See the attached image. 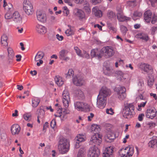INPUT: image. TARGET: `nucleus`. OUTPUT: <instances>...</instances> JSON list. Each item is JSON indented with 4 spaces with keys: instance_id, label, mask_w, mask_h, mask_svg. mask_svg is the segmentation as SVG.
<instances>
[{
    "instance_id": "3c124183",
    "label": "nucleus",
    "mask_w": 157,
    "mask_h": 157,
    "mask_svg": "<svg viewBox=\"0 0 157 157\" xmlns=\"http://www.w3.org/2000/svg\"><path fill=\"white\" fill-rule=\"evenodd\" d=\"M56 122L55 119H53L50 123V126L51 128H54L55 126H56Z\"/></svg>"
},
{
    "instance_id": "bf43d9fd",
    "label": "nucleus",
    "mask_w": 157,
    "mask_h": 157,
    "mask_svg": "<svg viewBox=\"0 0 157 157\" xmlns=\"http://www.w3.org/2000/svg\"><path fill=\"white\" fill-rule=\"evenodd\" d=\"M56 37L59 41H62L63 39V37L62 36L59 35V34H56Z\"/></svg>"
},
{
    "instance_id": "cd10ccee",
    "label": "nucleus",
    "mask_w": 157,
    "mask_h": 157,
    "mask_svg": "<svg viewBox=\"0 0 157 157\" xmlns=\"http://www.w3.org/2000/svg\"><path fill=\"white\" fill-rule=\"evenodd\" d=\"M68 27H69L68 29H67L65 32L67 36H69L74 35L75 32L74 27L69 25H68Z\"/></svg>"
},
{
    "instance_id": "49530a36",
    "label": "nucleus",
    "mask_w": 157,
    "mask_h": 157,
    "mask_svg": "<svg viewBox=\"0 0 157 157\" xmlns=\"http://www.w3.org/2000/svg\"><path fill=\"white\" fill-rule=\"evenodd\" d=\"M74 74V71L72 69H69L67 74L66 77L69 78L72 76H73Z\"/></svg>"
},
{
    "instance_id": "72a5a7b5",
    "label": "nucleus",
    "mask_w": 157,
    "mask_h": 157,
    "mask_svg": "<svg viewBox=\"0 0 157 157\" xmlns=\"http://www.w3.org/2000/svg\"><path fill=\"white\" fill-rule=\"evenodd\" d=\"M116 77L119 80H123L125 79L124 77V74L121 71H117L116 72Z\"/></svg>"
},
{
    "instance_id": "9b49d317",
    "label": "nucleus",
    "mask_w": 157,
    "mask_h": 157,
    "mask_svg": "<svg viewBox=\"0 0 157 157\" xmlns=\"http://www.w3.org/2000/svg\"><path fill=\"white\" fill-rule=\"evenodd\" d=\"M37 20L42 23H46L47 21V17L46 13L44 12L40 11L37 12L36 14Z\"/></svg>"
},
{
    "instance_id": "b1692460",
    "label": "nucleus",
    "mask_w": 157,
    "mask_h": 157,
    "mask_svg": "<svg viewBox=\"0 0 157 157\" xmlns=\"http://www.w3.org/2000/svg\"><path fill=\"white\" fill-rule=\"evenodd\" d=\"M93 13L97 17H101L102 16V13L97 6L94 7L92 10Z\"/></svg>"
},
{
    "instance_id": "6e6d98bb",
    "label": "nucleus",
    "mask_w": 157,
    "mask_h": 157,
    "mask_svg": "<svg viewBox=\"0 0 157 157\" xmlns=\"http://www.w3.org/2000/svg\"><path fill=\"white\" fill-rule=\"evenodd\" d=\"M144 116V115L143 113H141L140 114L138 117V119L139 121H142Z\"/></svg>"
},
{
    "instance_id": "680f3d73",
    "label": "nucleus",
    "mask_w": 157,
    "mask_h": 157,
    "mask_svg": "<svg viewBox=\"0 0 157 157\" xmlns=\"http://www.w3.org/2000/svg\"><path fill=\"white\" fill-rule=\"evenodd\" d=\"M80 143V142L76 140L75 146V148H78L81 145Z\"/></svg>"
},
{
    "instance_id": "338daca9",
    "label": "nucleus",
    "mask_w": 157,
    "mask_h": 157,
    "mask_svg": "<svg viewBox=\"0 0 157 157\" xmlns=\"http://www.w3.org/2000/svg\"><path fill=\"white\" fill-rule=\"evenodd\" d=\"M48 122H45V124H44L43 126V130H44L45 129H46L48 127Z\"/></svg>"
},
{
    "instance_id": "09e8293b",
    "label": "nucleus",
    "mask_w": 157,
    "mask_h": 157,
    "mask_svg": "<svg viewBox=\"0 0 157 157\" xmlns=\"http://www.w3.org/2000/svg\"><path fill=\"white\" fill-rule=\"evenodd\" d=\"M120 29L121 32L123 33H126L127 31V28L123 25H121L120 26Z\"/></svg>"
},
{
    "instance_id": "0e129e2a",
    "label": "nucleus",
    "mask_w": 157,
    "mask_h": 157,
    "mask_svg": "<svg viewBox=\"0 0 157 157\" xmlns=\"http://www.w3.org/2000/svg\"><path fill=\"white\" fill-rule=\"evenodd\" d=\"M129 135H126L124 138L123 139V142L124 143H125L127 142V140L128 138Z\"/></svg>"
},
{
    "instance_id": "69168bd1",
    "label": "nucleus",
    "mask_w": 157,
    "mask_h": 157,
    "mask_svg": "<svg viewBox=\"0 0 157 157\" xmlns=\"http://www.w3.org/2000/svg\"><path fill=\"white\" fill-rule=\"evenodd\" d=\"M148 84L149 86H151L154 84V80H148Z\"/></svg>"
},
{
    "instance_id": "f3484780",
    "label": "nucleus",
    "mask_w": 157,
    "mask_h": 157,
    "mask_svg": "<svg viewBox=\"0 0 157 157\" xmlns=\"http://www.w3.org/2000/svg\"><path fill=\"white\" fill-rule=\"evenodd\" d=\"M157 115V112L155 109L152 108L147 109L146 113V117L149 118L153 119Z\"/></svg>"
},
{
    "instance_id": "7c9ffc66",
    "label": "nucleus",
    "mask_w": 157,
    "mask_h": 157,
    "mask_svg": "<svg viewBox=\"0 0 157 157\" xmlns=\"http://www.w3.org/2000/svg\"><path fill=\"white\" fill-rule=\"evenodd\" d=\"M8 37L6 35H3L1 38V43L2 45L4 46H7L8 44L7 42Z\"/></svg>"
},
{
    "instance_id": "f704fd0d",
    "label": "nucleus",
    "mask_w": 157,
    "mask_h": 157,
    "mask_svg": "<svg viewBox=\"0 0 157 157\" xmlns=\"http://www.w3.org/2000/svg\"><path fill=\"white\" fill-rule=\"evenodd\" d=\"M40 101V99L37 97H34L32 99V106L33 107H36Z\"/></svg>"
},
{
    "instance_id": "7ed1b4c3",
    "label": "nucleus",
    "mask_w": 157,
    "mask_h": 157,
    "mask_svg": "<svg viewBox=\"0 0 157 157\" xmlns=\"http://www.w3.org/2000/svg\"><path fill=\"white\" fill-rule=\"evenodd\" d=\"M5 17L6 19H12L15 22L18 23L22 20L21 17L17 11L13 13L10 11H8L5 14Z\"/></svg>"
},
{
    "instance_id": "a18cd8bd",
    "label": "nucleus",
    "mask_w": 157,
    "mask_h": 157,
    "mask_svg": "<svg viewBox=\"0 0 157 157\" xmlns=\"http://www.w3.org/2000/svg\"><path fill=\"white\" fill-rule=\"evenodd\" d=\"M116 136L115 134L112 132H109L107 135V138L110 140H113L116 138Z\"/></svg>"
},
{
    "instance_id": "864d4df0",
    "label": "nucleus",
    "mask_w": 157,
    "mask_h": 157,
    "mask_svg": "<svg viewBox=\"0 0 157 157\" xmlns=\"http://www.w3.org/2000/svg\"><path fill=\"white\" fill-rule=\"evenodd\" d=\"M90 1L93 4L95 5L100 3L101 0H90Z\"/></svg>"
},
{
    "instance_id": "a211bd4d",
    "label": "nucleus",
    "mask_w": 157,
    "mask_h": 157,
    "mask_svg": "<svg viewBox=\"0 0 157 157\" xmlns=\"http://www.w3.org/2000/svg\"><path fill=\"white\" fill-rule=\"evenodd\" d=\"M118 12L117 14V18L120 21H129L130 18L125 17L123 15L122 13V11L121 9H117Z\"/></svg>"
},
{
    "instance_id": "774afa93",
    "label": "nucleus",
    "mask_w": 157,
    "mask_h": 157,
    "mask_svg": "<svg viewBox=\"0 0 157 157\" xmlns=\"http://www.w3.org/2000/svg\"><path fill=\"white\" fill-rule=\"evenodd\" d=\"M109 29L110 30H111L112 32L114 33H115L117 31L116 29L113 27H110L109 28Z\"/></svg>"
},
{
    "instance_id": "2f4dec72",
    "label": "nucleus",
    "mask_w": 157,
    "mask_h": 157,
    "mask_svg": "<svg viewBox=\"0 0 157 157\" xmlns=\"http://www.w3.org/2000/svg\"><path fill=\"white\" fill-rule=\"evenodd\" d=\"M77 15L81 20H84L86 19L85 14L81 10H78Z\"/></svg>"
},
{
    "instance_id": "c756f323",
    "label": "nucleus",
    "mask_w": 157,
    "mask_h": 157,
    "mask_svg": "<svg viewBox=\"0 0 157 157\" xmlns=\"http://www.w3.org/2000/svg\"><path fill=\"white\" fill-rule=\"evenodd\" d=\"M76 140L81 142L85 141L86 140V135L85 134H79L76 137Z\"/></svg>"
},
{
    "instance_id": "aec40b11",
    "label": "nucleus",
    "mask_w": 157,
    "mask_h": 157,
    "mask_svg": "<svg viewBox=\"0 0 157 157\" xmlns=\"http://www.w3.org/2000/svg\"><path fill=\"white\" fill-rule=\"evenodd\" d=\"M91 55L92 57H95L98 59H100L103 56L100 50L96 48L92 50L91 52Z\"/></svg>"
},
{
    "instance_id": "bb28decb",
    "label": "nucleus",
    "mask_w": 157,
    "mask_h": 157,
    "mask_svg": "<svg viewBox=\"0 0 157 157\" xmlns=\"http://www.w3.org/2000/svg\"><path fill=\"white\" fill-rule=\"evenodd\" d=\"M103 71L105 75L108 76L111 75L114 72L112 68L109 66L104 67Z\"/></svg>"
},
{
    "instance_id": "473e14b6",
    "label": "nucleus",
    "mask_w": 157,
    "mask_h": 157,
    "mask_svg": "<svg viewBox=\"0 0 157 157\" xmlns=\"http://www.w3.org/2000/svg\"><path fill=\"white\" fill-rule=\"evenodd\" d=\"M68 52L67 50L66 49H62L59 52V57L60 59H63L65 56H66Z\"/></svg>"
},
{
    "instance_id": "58836bf2",
    "label": "nucleus",
    "mask_w": 157,
    "mask_h": 157,
    "mask_svg": "<svg viewBox=\"0 0 157 157\" xmlns=\"http://www.w3.org/2000/svg\"><path fill=\"white\" fill-rule=\"evenodd\" d=\"M8 52V56L10 59H12L14 56L13 51L12 48L8 47L7 49Z\"/></svg>"
},
{
    "instance_id": "c85d7f7f",
    "label": "nucleus",
    "mask_w": 157,
    "mask_h": 157,
    "mask_svg": "<svg viewBox=\"0 0 157 157\" xmlns=\"http://www.w3.org/2000/svg\"><path fill=\"white\" fill-rule=\"evenodd\" d=\"M56 83L59 86H62L64 83V81L62 77L59 76H56L55 78Z\"/></svg>"
},
{
    "instance_id": "ddd939ff",
    "label": "nucleus",
    "mask_w": 157,
    "mask_h": 157,
    "mask_svg": "<svg viewBox=\"0 0 157 157\" xmlns=\"http://www.w3.org/2000/svg\"><path fill=\"white\" fill-rule=\"evenodd\" d=\"M110 90L105 87H103L101 89L98 95L99 97L107 98V97L110 95Z\"/></svg>"
},
{
    "instance_id": "f8f14e48",
    "label": "nucleus",
    "mask_w": 157,
    "mask_h": 157,
    "mask_svg": "<svg viewBox=\"0 0 157 157\" xmlns=\"http://www.w3.org/2000/svg\"><path fill=\"white\" fill-rule=\"evenodd\" d=\"M100 154L99 149L95 146L90 148L88 154V157H98Z\"/></svg>"
},
{
    "instance_id": "0eeeda50",
    "label": "nucleus",
    "mask_w": 157,
    "mask_h": 157,
    "mask_svg": "<svg viewBox=\"0 0 157 157\" xmlns=\"http://www.w3.org/2000/svg\"><path fill=\"white\" fill-rule=\"evenodd\" d=\"M23 9L25 13L28 15H32L34 12L32 4L27 0H24L23 3Z\"/></svg>"
},
{
    "instance_id": "412c9836",
    "label": "nucleus",
    "mask_w": 157,
    "mask_h": 157,
    "mask_svg": "<svg viewBox=\"0 0 157 157\" xmlns=\"http://www.w3.org/2000/svg\"><path fill=\"white\" fill-rule=\"evenodd\" d=\"M113 147L112 146H110L106 148L105 151V152L103 153V157H113Z\"/></svg>"
},
{
    "instance_id": "4d7b16f0",
    "label": "nucleus",
    "mask_w": 157,
    "mask_h": 157,
    "mask_svg": "<svg viewBox=\"0 0 157 157\" xmlns=\"http://www.w3.org/2000/svg\"><path fill=\"white\" fill-rule=\"evenodd\" d=\"M157 30V27H156L153 26L152 27L151 29V34H154L155 31Z\"/></svg>"
},
{
    "instance_id": "1a4fd4ad",
    "label": "nucleus",
    "mask_w": 157,
    "mask_h": 157,
    "mask_svg": "<svg viewBox=\"0 0 157 157\" xmlns=\"http://www.w3.org/2000/svg\"><path fill=\"white\" fill-rule=\"evenodd\" d=\"M101 52L103 55L110 57L114 55L115 51L113 47L111 46H107L103 47L101 48Z\"/></svg>"
},
{
    "instance_id": "39448f33",
    "label": "nucleus",
    "mask_w": 157,
    "mask_h": 157,
    "mask_svg": "<svg viewBox=\"0 0 157 157\" xmlns=\"http://www.w3.org/2000/svg\"><path fill=\"white\" fill-rule=\"evenodd\" d=\"M134 106L132 104H129L125 106L122 112L123 116L125 118L131 117L134 113Z\"/></svg>"
},
{
    "instance_id": "ea45409f",
    "label": "nucleus",
    "mask_w": 157,
    "mask_h": 157,
    "mask_svg": "<svg viewBox=\"0 0 157 157\" xmlns=\"http://www.w3.org/2000/svg\"><path fill=\"white\" fill-rule=\"evenodd\" d=\"M150 66L145 63L142 64L141 65V69L144 72H147Z\"/></svg>"
},
{
    "instance_id": "c03bdc74",
    "label": "nucleus",
    "mask_w": 157,
    "mask_h": 157,
    "mask_svg": "<svg viewBox=\"0 0 157 157\" xmlns=\"http://www.w3.org/2000/svg\"><path fill=\"white\" fill-rule=\"evenodd\" d=\"M107 16L110 19L116 17V15L112 11H108L107 12Z\"/></svg>"
},
{
    "instance_id": "5701e85b",
    "label": "nucleus",
    "mask_w": 157,
    "mask_h": 157,
    "mask_svg": "<svg viewBox=\"0 0 157 157\" xmlns=\"http://www.w3.org/2000/svg\"><path fill=\"white\" fill-rule=\"evenodd\" d=\"M136 37L137 39H141L145 42L148 41L150 39L148 35L144 33L137 34L136 36Z\"/></svg>"
},
{
    "instance_id": "dca6fc26",
    "label": "nucleus",
    "mask_w": 157,
    "mask_h": 157,
    "mask_svg": "<svg viewBox=\"0 0 157 157\" xmlns=\"http://www.w3.org/2000/svg\"><path fill=\"white\" fill-rule=\"evenodd\" d=\"M35 30L37 33L40 34H44L47 32V28L45 26L39 24L36 25Z\"/></svg>"
},
{
    "instance_id": "6e6552de",
    "label": "nucleus",
    "mask_w": 157,
    "mask_h": 157,
    "mask_svg": "<svg viewBox=\"0 0 157 157\" xmlns=\"http://www.w3.org/2000/svg\"><path fill=\"white\" fill-rule=\"evenodd\" d=\"M126 89L123 86H119L115 89L116 96L120 100L124 99L126 97Z\"/></svg>"
},
{
    "instance_id": "c9c22d12",
    "label": "nucleus",
    "mask_w": 157,
    "mask_h": 157,
    "mask_svg": "<svg viewBox=\"0 0 157 157\" xmlns=\"http://www.w3.org/2000/svg\"><path fill=\"white\" fill-rule=\"evenodd\" d=\"M44 56V53L42 52H38L35 57V59L36 61L42 60Z\"/></svg>"
},
{
    "instance_id": "20e7f679",
    "label": "nucleus",
    "mask_w": 157,
    "mask_h": 157,
    "mask_svg": "<svg viewBox=\"0 0 157 157\" xmlns=\"http://www.w3.org/2000/svg\"><path fill=\"white\" fill-rule=\"evenodd\" d=\"M75 109L78 111L86 112L90 111L91 108L87 103L84 102L77 101L74 103Z\"/></svg>"
},
{
    "instance_id": "79ce46f5",
    "label": "nucleus",
    "mask_w": 157,
    "mask_h": 157,
    "mask_svg": "<svg viewBox=\"0 0 157 157\" xmlns=\"http://www.w3.org/2000/svg\"><path fill=\"white\" fill-rule=\"evenodd\" d=\"M91 129L92 131L97 132L100 130L99 126L97 124H93L91 126Z\"/></svg>"
},
{
    "instance_id": "5fc2aeb1",
    "label": "nucleus",
    "mask_w": 157,
    "mask_h": 157,
    "mask_svg": "<svg viewBox=\"0 0 157 157\" xmlns=\"http://www.w3.org/2000/svg\"><path fill=\"white\" fill-rule=\"evenodd\" d=\"M151 19V23L152 24H154L157 20V16L154 14L152 16V18Z\"/></svg>"
},
{
    "instance_id": "13d9d810",
    "label": "nucleus",
    "mask_w": 157,
    "mask_h": 157,
    "mask_svg": "<svg viewBox=\"0 0 157 157\" xmlns=\"http://www.w3.org/2000/svg\"><path fill=\"white\" fill-rule=\"evenodd\" d=\"M94 116V114L92 113H90V115L88 116V120L89 121L92 120V118Z\"/></svg>"
},
{
    "instance_id": "a19ab883",
    "label": "nucleus",
    "mask_w": 157,
    "mask_h": 157,
    "mask_svg": "<svg viewBox=\"0 0 157 157\" xmlns=\"http://www.w3.org/2000/svg\"><path fill=\"white\" fill-rule=\"evenodd\" d=\"M32 115L30 113H25L23 115L24 119L28 121H30L31 119Z\"/></svg>"
},
{
    "instance_id": "f257e3e1",
    "label": "nucleus",
    "mask_w": 157,
    "mask_h": 157,
    "mask_svg": "<svg viewBox=\"0 0 157 157\" xmlns=\"http://www.w3.org/2000/svg\"><path fill=\"white\" fill-rule=\"evenodd\" d=\"M62 101L63 105L66 109H64L62 112V108L60 107H59V110H58V113L59 115L57 116L59 117L62 121H64L67 117V114L70 113V110L67 108L69 106V102L70 101V98L68 91L65 90L63 91L62 94Z\"/></svg>"
},
{
    "instance_id": "f03ea898",
    "label": "nucleus",
    "mask_w": 157,
    "mask_h": 157,
    "mask_svg": "<svg viewBox=\"0 0 157 157\" xmlns=\"http://www.w3.org/2000/svg\"><path fill=\"white\" fill-rule=\"evenodd\" d=\"M58 148L60 153L62 154L67 153L70 149L69 141L66 138L61 136L59 141Z\"/></svg>"
},
{
    "instance_id": "4468645a",
    "label": "nucleus",
    "mask_w": 157,
    "mask_h": 157,
    "mask_svg": "<svg viewBox=\"0 0 157 157\" xmlns=\"http://www.w3.org/2000/svg\"><path fill=\"white\" fill-rule=\"evenodd\" d=\"M107 98L98 96L97 99V106L100 109H103L106 103Z\"/></svg>"
},
{
    "instance_id": "e433bc0d",
    "label": "nucleus",
    "mask_w": 157,
    "mask_h": 157,
    "mask_svg": "<svg viewBox=\"0 0 157 157\" xmlns=\"http://www.w3.org/2000/svg\"><path fill=\"white\" fill-rule=\"evenodd\" d=\"M148 145L151 147L157 148V140L154 139L151 140L148 143Z\"/></svg>"
},
{
    "instance_id": "e2e57ef3",
    "label": "nucleus",
    "mask_w": 157,
    "mask_h": 157,
    "mask_svg": "<svg viewBox=\"0 0 157 157\" xmlns=\"http://www.w3.org/2000/svg\"><path fill=\"white\" fill-rule=\"evenodd\" d=\"M78 91V94L79 95V96L81 97V98H83L84 97V94L83 92L81 90H79Z\"/></svg>"
},
{
    "instance_id": "2eb2a0df",
    "label": "nucleus",
    "mask_w": 157,
    "mask_h": 157,
    "mask_svg": "<svg viewBox=\"0 0 157 157\" xmlns=\"http://www.w3.org/2000/svg\"><path fill=\"white\" fill-rule=\"evenodd\" d=\"M73 83L77 86H81L85 83V81L82 76L79 75L75 76L73 79Z\"/></svg>"
},
{
    "instance_id": "a878e982",
    "label": "nucleus",
    "mask_w": 157,
    "mask_h": 157,
    "mask_svg": "<svg viewBox=\"0 0 157 157\" xmlns=\"http://www.w3.org/2000/svg\"><path fill=\"white\" fill-rule=\"evenodd\" d=\"M36 113L38 114L37 121L38 123H40V119L43 118L44 116L45 113L44 110L40 108L37 109Z\"/></svg>"
},
{
    "instance_id": "4c0bfd02",
    "label": "nucleus",
    "mask_w": 157,
    "mask_h": 157,
    "mask_svg": "<svg viewBox=\"0 0 157 157\" xmlns=\"http://www.w3.org/2000/svg\"><path fill=\"white\" fill-rule=\"evenodd\" d=\"M142 15V13L141 12L138 11H136L134 12L132 17L134 20H135L141 17Z\"/></svg>"
},
{
    "instance_id": "9d476101",
    "label": "nucleus",
    "mask_w": 157,
    "mask_h": 157,
    "mask_svg": "<svg viewBox=\"0 0 157 157\" xmlns=\"http://www.w3.org/2000/svg\"><path fill=\"white\" fill-rule=\"evenodd\" d=\"M101 142V138L98 133H95L92 135L90 139V144L92 145H99Z\"/></svg>"
},
{
    "instance_id": "4be33fe9",
    "label": "nucleus",
    "mask_w": 157,
    "mask_h": 157,
    "mask_svg": "<svg viewBox=\"0 0 157 157\" xmlns=\"http://www.w3.org/2000/svg\"><path fill=\"white\" fill-rule=\"evenodd\" d=\"M11 133L13 135H17L20 130V127L18 124H14L11 127Z\"/></svg>"
},
{
    "instance_id": "393cba45",
    "label": "nucleus",
    "mask_w": 157,
    "mask_h": 157,
    "mask_svg": "<svg viewBox=\"0 0 157 157\" xmlns=\"http://www.w3.org/2000/svg\"><path fill=\"white\" fill-rule=\"evenodd\" d=\"M152 14L149 10L146 11L144 14V19L147 22H149L152 19Z\"/></svg>"
},
{
    "instance_id": "423d86ee",
    "label": "nucleus",
    "mask_w": 157,
    "mask_h": 157,
    "mask_svg": "<svg viewBox=\"0 0 157 157\" xmlns=\"http://www.w3.org/2000/svg\"><path fill=\"white\" fill-rule=\"evenodd\" d=\"M133 153V147L129 146L125 148H122L119 151V157H130Z\"/></svg>"
},
{
    "instance_id": "052dcab7",
    "label": "nucleus",
    "mask_w": 157,
    "mask_h": 157,
    "mask_svg": "<svg viewBox=\"0 0 157 157\" xmlns=\"http://www.w3.org/2000/svg\"><path fill=\"white\" fill-rule=\"evenodd\" d=\"M84 7L87 8L88 10H90V9L89 8V4L88 2H84Z\"/></svg>"
},
{
    "instance_id": "37998d69",
    "label": "nucleus",
    "mask_w": 157,
    "mask_h": 157,
    "mask_svg": "<svg viewBox=\"0 0 157 157\" xmlns=\"http://www.w3.org/2000/svg\"><path fill=\"white\" fill-rule=\"evenodd\" d=\"M147 103V101L145 100L144 102L141 103H140L138 104V107L137 108V109L138 110L140 111L141 110V107H144L146 104Z\"/></svg>"
},
{
    "instance_id": "8fccbe9b",
    "label": "nucleus",
    "mask_w": 157,
    "mask_h": 157,
    "mask_svg": "<svg viewBox=\"0 0 157 157\" xmlns=\"http://www.w3.org/2000/svg\"><path fill=\"white\" fill-rule=\"evenodd\" d=\"M106 113L112 115L114 113L113 110L112 108L107 109H106Z\"/></svg>"
},
{
    "instance_id": "603ef678",
    "label": "nucleus",
    "mask_w": 157,
    "mask_h": 157,
    "mask_svg": "<svg viewBox=\"0 0 157 157\" xmlns=\"http://www.w3.org/2000/svg\"><path fill=\"white\" fill-rule=\"evenodd\" d=\"M83 153L82 150H79L76 157H85Z\"/></svg>"
},
{
    "instance_id": "6ab92c4d",
    "label": "nucleus",
    "mask_w": 157,
    "mask_h": 157,
    "mask_svg": "<svg viewBox=\"0 0 157 157\" xmlns=\"http://www.w3.org/2000/svg\"><path fill=\"white\" fill-rule=\"evenodd\" d=\"M74 49L78 56L85 58H88L89 55L86 51H83L82 53V51L78 47L76 46L74 47Z\"/></svg>"
},
{
    "instance_id": "de8ad7c7",
    "label": "nucleus",
    "mask_w": 157,
    "mask_h": 157,
    "mask_svg": "<svg viewBox=\"0 0 157 157\" xmlns=\"http://www.w3.org/2000/svg\"><path fill=\"white\" fill-rule=\"evenodd\" d=\"M147 124L149 128H151L154 127L156 125V124L155 123L152 121L148 122Z\"/></svg>"
}]
</instances>
